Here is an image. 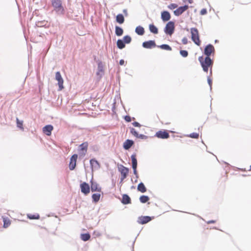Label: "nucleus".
Listing matches in <instances>:
<instances>
[{"mask_svg":"<svg viewBox=\"0 0 251 251\" xmlns=\"http://www.w3.org/2000/svg\"><path fill=\"white\" fill-rule=\"evenodd\" d=\"M199 60L201 63L203 70L204 72H207L208 68L209 67H212L213 61L209 57L206 56L204 59L203 56H200L199 57Z\"/></svg>","mask_w":251,"mask_h":251,"instance_id":"nucleus-1","label":"nucleus"},{"mask_svg":"<svg viewBox=\"0 0 251 251\" xmlns=\"http://www.w3.org/2000/svg\"><path fill=\"white\" fill-rule=\"evenodd\" d=\"M191 33V39L198 46H200L201 41L200 39V36L198 30L195 28L193 27L190 29Z\"/></svg>","mask_w":251,"mask_h":251,"instance_id":"nucleus-2","label":"nucleus"},{"mask_svg":"<svg viewBox=\"0 0 251 251\" xmlns=\"http://www.w3.org/2000/svg\"><path fill=\"white\" fill-rule=\"evenodd\" d=\"M51 4L56 12L62 14L64 13V9L62 5L61 0H52Z\"/></svg>","mask_w":251,"mask_h":251,"instance_id":"nucleus-3","label":"nucleus"},{"mask_svg":"<svg viewBox=\"0 0 251 251\" xmlns=\"http://www.w3.org/2000/svg\"><path fill=\"white\" fill-rule=\"evenodd\" d=\"M118 170L121 174V181H123L127 177L129 169L123 165H120L118 167Z\"/></svg>","mask_w":251,"mask_h":251,"instance_id":"nucleus-4","label":"nucleus"},{"mask_svg":"<svg viewBox=\"0 0 251 251\" xmlns=\"http://www.w3.org/2000/svg\"><path fill=\"white\" fill-rule=\"evenodd\" d=\"M175 23L172 21L169 22L164 29L165 32L168 35H171L174 32Z\"/></svg>","mask_w":251,"mask_h":251,"instance_id":"nucleus-5","label":"nucleus"},{"mask_svg":"<svg viewBox=\"0 0 251 251\" xmlns=\"http://www.w3.org/2000/svg\"><path fill=\"white\" fill-rule=\"evenodd\" d=\"M215 52V49L214 46L211 44L207 45L204 50V54L208 57H209L212 54Z\"/></svg>","mask_w":251,"mask_h":251,"instance_id":"nucleus-6","label":"nucleus"},{"mask_svg":"<svg viewBox=\"0 0 251 251\" xmlns=\"http://www.w3.org/2000/svg\"><path fill=\"white\" fill-rule=\"evenodd\" d=\"M55 79L58 81V85L59 86V90H61L64 88L63 83L64 81L61 76L60 73L57 72L55 74Z\"/></svg>","mask_w":251,"mask_h":251,"instance_id":"nucleus-7","label":"nucleus"},{"mask_svg":"<svg viewBox=\"0 0 251 251\" xmlns=\"http://www.w3.org/2000/svg\"><path fill=\"white\" fill-rule=\"evenodd\" d=\"M155 136L161 139H167L170 137L169 133L165 130L157 131L156 132Z\"/></svg>","mask_w":251,"mask_h":251,"instance_id":"nucleus-8","label":"nucleus"},{"mask_svg":"<svg viewBox=\"0 0 251 251\" xmlns=\"http://www.w3.org/2000/svg\"><path fill=\"white\" fill-rule=\"evenodd\" d=\"M81 192L85 195H88L90 193V186L86 182H83L80 185Z\"/></svg>","mask_w":251,"mask_h":251,"instance_id":"nucleus-9","label":"nucleus"},{"mask_svg":"<svg viewBox=\"0 0 251 251\" xmlns=\"http://www.w3.org/2000/svg\"><path fill=\"white\" fill-rule=\"evenodd\" d=\"M77 158V155L76 154H74L72 156L69 163V168L71 170H73L75 168Z\"/></svg>","mask_w":251,"mask_h":251,"instance_id":"nucleus-10","label":"nucleus"},{"mask_svg":"<svg viewBox=\"0 0 251 251\" xmlns=\"http://www.w3.org/2000/svg\"><path fill=\"white\" fill-rule=\"evenodd\" d=\"M188 6L185 5L183 6H180L177 8L174 11V14L176 16H179L182 14L184 11L188 9Z\"/></svg>","mask_w":251,"mask_h":251,"instance_id":"nucleus-11","label":"nucleus"},{"mask_svg":"<svg viewBox=\"0 0 251 251\" xmlns=\"http://www.w3.org/2000/svg\"><path fill=\"white\" fill-rule=\"evenodd\" d=\"M90 163L92 171L94 170H98L100 168V164L95 159H91L90 160Z\"/></svg>","mask_w":251,"mask_h":251,"instance_id":"nucleus-12","label":"nucleus"},{"mask_svg":"<svg viewBox=\"0 0 251 251\" xmlns=\"http://www.w3.org/2000/svg\"><path fill=\"white\" fill-rule=\"evenodd\" d=\"M151 220V218L150 216H141L138 219V223L141 225L148 223Z\"/></svg>","mask_w":251,"mask_h":251,"instance_id":"nucleus-13","label":"nucleus"},{"mask_svg":"<svg viewBox=\"0 0 251 251\" xmlns=\"http://www.w3.org/2000/svg\"><path fill=\"white\" fill-rule=\"evenodd\" d=\"M88 146V144L87 142L83 143L79 146V151L82 155L84 156L85 155L87 151Z\"/></svg>","mask_w":251,"mask_h":251,"instance_id":"nucleus-14","label":"nucleus"},{"mask_svg":"<svg viewBox=\"0 0 251 251\" xmlns=\"http://www.w3.org/2000/svg\"><path fill=\"white\" fill-rule=\"evenodd\" d=\"M155 43L152 40L146 41L143 43V47L146 49H151L155 47Z\"/></svg>","mask_w":251,"mask_h":251,"instance_id":"nucleus-15","label":"nucleus"},{"mask_svg":"<svg viewBox=\"0 0 251 251\" xmlns=\"http://www.w3.org/2000/svg\"><path fill=\"white\" fill-rule=\"evenodd\" d=\"M53 129L51 125H47L43 128V132L48 136H50L51 134V131Z\"/></svg>","mask_w":251,"mask_h":251,"instance_id":"nucleus-16","label":"nucleus"},{"mask_svg":"<svg viewBox=\"0 0 251 251\" xmlns=\"http://www.w3.org/2000/svg\"><path fill=\"white\" fill-rule=\"evenodd\" d=\"M161 19L164 22L168 21L171 19L170 13L167 11H163L161 13Z\"/></svg>","mask_w":251,"mask_h":251,"instance_id":"nucleus-17","label":"nucleus"},{"mask_svg":"<svg viewBox=\"0 0 251 251\" xmlns=\"http://www.w3.org/2000/svg\"><path fill=\"white\" fill-rule=\"evenodd\" d=\"M91 189L92 192L97 191L100 192L101 191V188L96 182H91Z\"/></svg>","mask_w":251,"mask_h":251,"instance_id":"nucleus-18","label":"nucleus"},{"mask_svg":"<svg viewBox=\"0 0 251 251\" xmlns=\"http://www.w3.org/2000/svg\"><path fill=\"white\" fill-rule=\"evenodd\" d=\"M122 202L124 204H127L131 203L130 197L126 194H124L122 196Z\"/></svg>","mask_w":251,"mask_h":251,"instance_id":"nucleus-19","label":"nucleus"},{"mask_svg":"<svg viewBox=\"0 0 251 251\" xmlns=\"http://www.w3.org/2000/svg\"><path fill=\"white\" fill-rule=\"evenodd\" d=\"M133 141L129 139L126 140L124 143V148L128 150L133 144Z\"/></svg>","mask_w":251,"mask_h":251,"instance_id":"nucleus-20","label":"nucleus"},{"mask_svg":"<svg viewBox=\"0 0 251 251\" xmlns=\"http://www.w3.org/2000/svg\"><path fill=\"white\" fill-rule=\"evenodd\" d=\"M116 20L117 23L120 24H122L124 23L125 18L124 16L122 14H119L117 15L116 17Z\"/></svg>","mask_w":251,"mask_h":251,"instance_id":"nucleus-21","label":"nucleus"},{"mask_svg":"<svg viewBox=\"0 0 251 251\" xmlns=\"http://www.w3.org/2000/svg\"><path fill=\"white\" fill-rule=\"evenodd\" d=\"M3 222V227L7 228L11 225V221L10 219L6 217H2Z\"/></svg>","mask_w":251,"mask_h":251,"instance_id":"nucleus-22","label":"nucleus"},{"mask_svg":"<svg viewBox=\"0 0 251 251\" xmlns=\"http://www.w3.org/2000/svg\"><path fill=\"white\" fill-rule=\"evenodd\" d=\"M136 33L139 35H143L145 33L144 28L141 26H138L135 28Z\"/></svg>","mask_w":251,"mask_h":251,"instance_id":"nucleus-23","label":"nucleus"},{"mask_svg":"<svg viewBox=\"0 0 251 251\" xmlns=\"http://www.w3.org/2000/svg\"><path fill=\"white\" fill-rule=\"evenodd\" d=\"M137 190L141 193H145L147 191L145 186L142 182H141L138 184L137 186Z\"/></svg>","mask_w":251,"mask_h":251,"instance_id":"nucleus-24","label":"nucleus"},{"mask_svg":"<svg viewBox=\"0 0 251 251\" xmlns=\"http://www.w3.org/2000/svg\"><path fill=\"white\" fill-rule=\"evenodd\" d=\"M123 32H124L123 29L121 27H120L118 26H116L115 34H116L117 36H122L123 34Z\"/></svg>","mask_w":251,"mask_h":251,"instance_id":"nucleus-25","label":"nucleus"},{"mask_svg":"<svg viewBox=\"0 0 251 251\" xmlns=\"http://www.w3.org/2000/svg\"><path fill=\"white\" fill-rule=\"evenodd\" d=\"M149 29L151 32L154 34L158 33V29L153 24L149 25Z\"/></svg>","mask_w":251,"mask_h":251,"instance_id":"nucleus-26","label":"nucleus"},{"mask_svg":"<svg viewBox=\"0 0 251 251\" xmlns=\"http://www.w3.org/2000/svg\"><path fill=\"white\" fill-rule=\"evenodd\" d=\"M132 161V168H135L137 166V161L136 158V155L133 154L131 156Z\"/></svg>","mask_w":251,"mask_h":251,"instance_id":"nucleus-27","label":"nucleus"},{"mask_svg":"<svg viewBox=\"0 0 251 251\" xmlns=\"http://www.w3.org/2000/svg\"><path fill=\"white\" fill-rule=\"evenodd\" d=\"M117 47L120 49H122L125 47V44L123 40L119 39L117 42Z\"/></svg>","mask_w":251,"mask_h":251,"instance_id":"nucleus-28","label":"nucleus"},{"mask_svg":"<svg viewBox=\"0 0 251 251\" xmlns=\"http://www.w3.org/2000/svg\"><path fill=\"white\" fill-rule=\"evenodd\" d=\"M81 239L84 241H87L90 238V235L89 233H84L81 234Z\"/></svg>","mask_w":251,"mask_h":251,"instance_id":"nucleus-29","label":"nucleus"},{"mask_svg":"<svg viewBox=\"0 0 251 251\" xmlns=\"http://www.w3.org/2000/svg\"><path fill=\"white\" fill-rule=\"evenodd\" d=\"M17 126L18 127L20 128L22 130H24V128L23 126V121H20L18 118H16Z\"/></svg>","mask_w":251,"mask_h":251,"instance_id":"nucleus-30","label":"nucleus"},{"mask_svg":"<svg viewBox=\"0 0 251 251\" xmlns=\"http://www.w3.org/2000/svg\"><path fill=\"white\" fill-rule=\"evenodd\" d=\"M100 194L98 193L94 194L92 196L93 201L95 202H97L100 200Z\"/></svg>","mask_w":251,"mask_h":251,"instance_id":"nucleus-31","label":"nucleus"},{"mask_svg":"<svg viewBox=\"0 0 251 251\" xmlns=\"http://www.w3.org/2000/svg\"><path fill=\"white\" fill-rule=\"evenodd\" d=\"M140 201L142 203H146L149 200V197L147 196H141L140 198Z\"/></svg>","mask_w":251,"mask_h":251,"instance_id":"nucleus-32","label":"nucleus"},{"mask_svg":"<svg viewBox=\"0 0 251 251\" xmlns=\"http://www.w3.org/2000/svg\"><path fill=\"white\" fill-rule=\"evenodd\" d=\"M158 47L160 48V49H161L162 50H172L171 47L166 44L161 45L160 46H158Z\"/></svg>","mask_w":251,"mask_h":251,"instance_id":"nucleus-33","label":"nucleus"},{"mask_svg":"<svg viewBox=\"0 0 251 251\" xmlns=\"http://www.w3.org/2000/svg\"><path fill=\"white\" fill-rule=\"evenodd\" d=\"M27 217L29 219H39L40 216L39 214H27Z\"/></svg>","mask_w":251,"mask_h":251,"instance_id":"nucleus-34","label":"nucleus"},{"mask_svg":"<svg viewBox=\"0 0 251 251\" xmlns=\"http://www.w3.org/2000/svg\"><path fill=\"white\" fill-rule=\"evenodd\" d=\"M131 38L129 35H126L123 38V41L126 44H129L131 42Z\"/></svg>","mask_w":251,"mask_h":251,"instance_id":"nucleus-35","label":"nucleus"},{"mask_svg":"<svg viewBox=\"0 0 251 251\" xmlns=\"http://www.w3.org/2000/svg\"><path fill=\"white\" fill-rule=\"evenodd\" d=\"M180 53L184 57H187L188 55L187 51L185 50H181L180 51Z\"/></svg>","mask_w":251,"mask_h":251,"instance_id":"nucleus-36","label":"nucleus"},{"mask_svg":"<svg viewBox=\"0 0 251 251\" xmlns=\"http://www.w3.org/2000/svg\"><path fill=\"white\" fill-rule=\"evenodd\" d=\"M130 132L133 136H134L136 137H137V136H138L139 134L137 133L136 130L133 128H131L130 129Z\"/></svg>","mask_w":251,"mask_h":251,"instance_id":"nucleus-37","label":"nucleus"},{"mask_svg":"<svg viewBox=\"0 0 251 251\" xmlns=\"http://www.w3.org/2000/svg\"><path fill=\"white\" fill-rule=\"evenodd\" d=\"M189 136L192 138L198 139L199 135L197 133H192L190 134Z\"/></svg>","mask_w":251,"mask_h":251,"instance_id":"nucleus-38","label":"nucleus"},{"mask_svg":"<svg viewBox=\"0 0 251 251\" xmlns=\"http://www.w3.org/2000/svg\"><path fill=\"white\" fill-rule=\"evenodd\" d=\"M177 7V5L176 3H171L168 5V8L170 9H174Z\"/></svg>","mask_w":251,"mask_h":251,"instance_id":"nucleus-39","label":"nucleus"},{"mask_svg":"<svg viewBox=\"0 0 251 251\" xmlns=\"http://www.w3.org/2000/svg\"><path fill=\"white\" fill-rule=\"evenodd\" d=\"M136 138H140L142 139H147L148 137L143 134H138V136H137V137Z\"/></svg>","mask_w":251,"mask_h":251,"instance_id":"nucleus-40","label":"nucleus"},{"mask_svg":"<svg viewBox=\"0 0 251 251\" xmlns=\"http://www.w3.org/2000/svg\"><path fill=\"white\" fill-rule=\"evenodd\" d=\"M207 13V10L205 8L202 9L200 11V14L201 15H205Z\"/></svg>","mask_w":251,"mask_h":251,"instance_id":"nucleus-41","label":"nucleus"},{"mask_svg":"<svg viewBox=\"0 0 251 251\" xmlns=\"http://www.w3.org/2000/svg\"><path fill=\"white\" fill-rule=\"evenodd\" d=\"M182 42L184 45L187 44L188 43V39L186 37H184L182 39Z\"/></svg>","mask_w":251,"mask_h":251,"instance_id":"nucleus-42","label":"nucleus"},{"mask_svg":"<svg viewBox=\"0 0 251 251\" xmlns=\"http://www.w3.org/2000/svg\"><path fill=\"white\" fill-rule=\"evenodd\" d=\"M125 120L127 122H129L131 121V117L129 116H126L125 117Z\"/></svg>","mask_w":251,"mask_h":251,"instance_id":"nucleus-43","label":"nucleus"},{"mask_svg":"<svg viewBox=\"0 0 251 251\" xmlns=\"http://www.w3.org/2000/svg\"><path fill=\"white\" fill-rule=\"evenodd\" d=\"M133 125L134 126H137V127H139L140 126V125L139 123L137 122H135L134 123H133Z\"/></svg>","mask_w":251,"mask_h":251,"instance_id":"nucleus-44","label":"nucleus"},{"mask_svg":"<svg viewBox=\"0 0 251 251\" xmlns=\"http://www.w3.org/2000/svg\"><path fill=\"white\" fill-rule=\"evenodd\" d=\"M133 169V173L134 175H137V172L136 170L137 167L135 168H132Z\"/></svg>","mask_w":251,"mask_h":251,"instance_id":"nucleus-45","label":"nucleus"},{"mask_svg":"<svg viewBox=\"0 0 251 251\" xmlns=\"http://www.w3.org/2000/svg\"><path fill=\"white\" fill-rule=\"evenodd\" d=\"M125 63V61L123 59H121L120 60L119 64L121 65H123Z\"/></svg>","mask_w":251,"mask_h":251,"instance_id":"nucleus-46","label":"nucleus"},{"mask_svg":"<svg viewBox=\"0 0 251 251\" xmlns=\"http://www.w3.org/2000/svg\"><path fill=\"white\" fill-rule=\"evenodd\" d=\"M215 223V221L214 220H211V221H209L207 222V224H213V223Z\"/></svg>","mask_w":251,"mask_h":251,"instance_id":"nucleus-47","label":"nucleus"},{"mask_svg":"<svg viewBox=\"0 0 251 251\" xmlns=\"http://www.w3.org/2000/svg\"><path fill=\"white\" fill-rule=\"evenodd\" d=\"M188 2L190 3H192L193 2V0H188Z\"/></svg>","mask_w":251,"mask_h":251,"instance_id":"nucleus-48","label":"nucleus"},{"mask_svg":"<svg viewBox=\"0 0 251 251\" xmlns=\"http://www.w3.org/2000/svg\"><path fill=\"white\" fill-rule=\"evenodd\" d=\"M208 82H209V84H210V83H211V80H208Z\"/></svg>","mask_w":251,"mask_h":251,"instance_id":"nucleus-49","label":"nucleus"},{"mask_svg":"<svg viewBox=\"0 0 251 251\" xmlns=\"http://www.w3.org/2000/svg\"><path fill=\"white\" fill-rule=\"evenodd\" d=\"M225 174L226 175V176L227 177V173L226 172H225Z\"/></svg>","mask_w":251,"mask_h":251,"instance_id":"nucleus-50","label":"nucleus"},{"mask_svg":"<svg viewBox=\"0 0 251 251\" xmlns=\"http://www.w3.org/2000/svg\"><path fill=\"white\" fill-rule=\"evenodd\" d=\"M250 170H251V166H250Z\"/></svg>","mask_w":251,"mask_h":251,"instance_id":"nucleus-51","label":"nucleus"}]
</instances>
